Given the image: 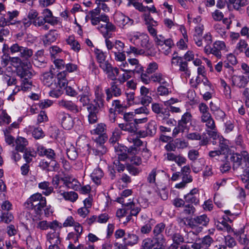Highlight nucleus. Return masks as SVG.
Masks as SVG:
<instances>
[{
	"label": "nucleus",
	"mask_w": 249,
	"mask_h": 249,
	"mask_svg": "<svg viewBox=\"0 0 249 249\" xmlns=\"http://www.w3.org/2000/svg\"><path fill=\"white\" fill-rule=\"evenodd\" d=\"M105 38L106 46L110 56H114V60L124 59L125 52L124 51L125 44L120 40L112 42L109 39L110 37H104Z\"/></svg>",
	"instance_id": "f257e3e1"
},
{
	"label": "nucleus",
	"mask_w": 249,
	"mask_h": 249,
	"mask_svg": "<svg viewBox=\"0 0 249 249\" xmlns=\"http://www.w3.org/2000/svg\"><path fill=\"white\" fill-rule=\"evenodd\" d=\"M46 205V198L39 193L32 195L25 203L26 208L34 210L37 214L41 213L42 208Z\"/></svg>",
	"instance_id": "f03ea898"
},
{
	"label": "nucleus",
	"mask_w": 249,
	"mask_h": 249,
	"mask_svg": "<svg viewBox=\"0 0 249 249\" xmlns=\"http://www.w3.org/2000/svg\"><path fill=\"white\" fill-rule=\"evenodd\" d=\"M130 42L136 46L147 49L149 46V37L145 33L136 31H131L126 35Z\"/></svg>",
	"instance_id": "7ed1b4c3"
},
{
	"label": "nucleus",
	"mask_w": 249,
	"mask_h": 249,
	"mask_svg": "<svg viewBox=\"0 0 249 249\" xmlns=\"http://www.w3.org/2000/svg\"><path fill=\"white\" fill-rule=\"evenodd\" d=\"M17 75L20 79L21 84L19 86L20 90L23 91H28L31 90L33 85L30 80L33 76L32 70L30 69H20L17 71Z\"/></svg>",
	"instance_id": "20e7f679"
},
{
	"label": "nucleus",
	"mask_w": 249,
	"mask_h": 249,
	"mask_svg": "<svg viewBox=\"0 0 249 249\" xmlns=\"http://www.w3.org/2000/svg\"><path fill=\"white\" fill-rule=\"evenodd\" d=\"M216 227L219 231H226L229 233H233L239 242L241 244L245 245L248 242L246 234L244 232V229L242 228L238 231H234L229 224L224 221L217 225Z\"/></svg>",
	"instance_id": "39448f33"
},
{
	"label": "nucleus",
	"mask_w": 249,
	"mask_h": 249,
	"mask_svg": "<svg viewBox=\"0 0 249 249\" xmlns=\"http://www.w3.org/2000/svg\"><path fill=\"white\" fill-rule=\"evenodd\" d=\"M100 21H102L105 22V24H100L98 27V30L102 34L104 37H111V34L110 32H115L116 28L114 25L109 22V17L105 14H102L99 16Z\"/></svg>",
	"instance_id": "423d86ee"
},
{
	"label": "nucleus",
	"mask_w": 249,
	"mask_h": 249,
	"mask_svg": "<svg viewBox=\"0 0 249 249\" xmlns=\"http://www.w3.org/2000/svg\"><path fill=\"white\" fill-rule=\"evenodd\" d=\"M209 219L205 214H202L193 218L189 219L188 225L192 229L198 233L200 232L203 226H206L209 223Z\"/></svg>",
	"instance_id": "0eeeda50"
},
{
	"label": "nucleus",
	"mask_w": 249,
	"mask_h": 249,
	"mask_svg": "<svg viewBox=\"0 0 249 249\" xmlns=\"http://www.w3.org/2000/svg\"><path fill=\"white\" fill-rule=\"evenodd\" d=\"M201 121L205 124L206 127V131L208 135L213 139H215L217 136V132L211 114L210 113L206 115H201Z\"/></svg>",
	"instance_id": "6e6552de"
},
{
	"label": "nucleus",
	"mask_w": 249,
	"mask_h": 249,
	"mask_svg": "<svg viewBox=\"0 0 249 249\" xmlns=\"http://www.w3.org/2000/svg\"><path fill=\"white\" fill-rule=\"evenodd\" d=\"M9 50L11 54H13L18 53L21 57L26 60L28 59L33 54L32 49L20 46L17 43L12 44L10 46Z\"/></svg>",
	"instance_id": "1a4fd4ad"
},
{
	"label": "nucleus",
	"mask_w": 249,
	"mask_h": 249,
	"mask_svg": "<svg viewBox=\"0 0 249 249\" xmlns=\"http://www.w3.org/2000/svg\"><path fill=\"white\" fill-rule=\"evenodd\" d=\"M46 245L48 249H57L58 245L60 243V233L56 231H50L46 234Z\"/></svg>",
	"instance_id": "9d476101"
},
{
	"label": "nucleus",
	"mask_w": 249,
	"mask_h": 249,
	"mask_svg": "<svg viewBox=\"0 0 249 249\" xmlns=\"http://www.w3.org/2000/svg\"><path fill=\"white\" fill-rule=\"evenodd\" d=\"M115 23L120 28H124L126 26H130L134 23V20L124 15L119 11H117L114 15Z\"/></svg>",
	"instance_id": "9b49d317"
},
{
	"label": "nucleus",
	"mask_w": 249,
	"mask_h": 249,
	"mask_svg": "<svg viewBox=\"0 0 249 249\" xmlns=\"http://www.w3.org/2000/svg\"><path fill=\"white\" fill-rule=\"evenodd\" d=\"M36 228L40 230H47L49 228L53 231H57L62 228V223L55 220L51 222L46 220L40 221L36 222Z\"/></svg>",
	"instance_id": "f8f14e48"
},
{
	"label": "nucleus",
	"mask_w": 249,
	"mask_h": 249,
	"mask_svg": "<svg viewBox=\"0 0 249 249\" xmlns=\"http://www.w3.org/2000/svg\"><path fill=\"white\" fill-rule=\"evenodd\" d=\"M55 193L59 199H64L66 201H69L71 202L76 201L78 197V194L73 191L66 192L58 189L56 190Z\"/></svg>",
	"instance_id": "ddd939ff"
},
{
	"label": "nucleus",
	"mask_w": 249,
	"mask_h": 249,
	"mask_svg": "<svg viewBox=\"0 0 249 249\" xmlns=\"http://www.w3.org/2000/svg\"><path fill=\"white\" fill-rule=\"evenodd\" d=\"M58 118L62 126L65 129H71L74 125V121L72 117L68 113L65 112L60 113Z\"/></svg>",
	"instance_id": "4468645a"
},
{
	"label": "nucleus",
	"mask_w": 249,
	"mask_h": 249,
	"mask_svg": "<svg viewBox=\"0 0 249 249\" xmlns=\"http://www.w3.org/2000/svg\"><path fill=\"white\" fill-rule=\"evenodd\" d=\"M184 199L186 202L197 205L199 202V193L197 188L192 189L189 193L184 195Z\"/></svg>",
	"instance_id": "2eb2a0df"
},
{
	"label": "nucleus",
	"mask_w": 249,
	"mask_h": 249,
	"mask_svg": "<svg viewBox=\"0 0 249 249\" xmlns=\"http://www.w3.org/2000/svg\"><path fill=\"white\" fill-rule=\"evenodd\" d=\"M231 85L239 88H244L248 83L247 79L243 75L232 74L229 78Z\"/></svg>",
	"instance_id": "dca6fc26"
},
{
	"label": "nucleus",
	"mask_w": 249,
	"mask_h": 249,
	"mask_svg": "<svg viewBox=\"0 0 249 249\" xmlns=\"http://www.w3.org/2000/svg\"><path fill=\"white\" fill-rule=\"evenodd\" d=\"M106 139L107 138L104 136H98L96 138V148L93 149V153L95 155L100 156L106 153L107 149L103 145Z\"/></svg>",
	"instance_id": "f3484780"
},
{
	"label": "nucleus",
	"mask_w": 249,
	"mask_h": 249,
	"mask_svg": "<svg viewBox=\"0 0 249 249\" xmlns=\"http://www.w3.org/2000/svg\"><path fill=\"white\" fill-rule=\"evenodd\" d=\"M24 131L28 135L32 134V136L36 140L42 139L45 136L44 132L39 127L29 125L24 128Z\"/></svg>",
	"instance_id": "a211bd4d"
},
{
	"label": "nucleus",
	"mask_w": 249,
	"mask_h": 249,
	"mask_svg": "<svg viewBox=\"0 0 249 249\" xmlns=\"http://www.w3.org/2000/svg\"><path fill=\"white\" fill-rule=\"evenodd\" d=\"M42 14L43 18L48 23L54 26L59 23V18L53 16L52 12L49 9H44L42 12Z\"/></svg>",
	"instance_id": "6ab92c4d"
},
{
	"label": "nucleus",
	"mask_w": 249,
	"mask_h": 249,
	"mask_svg": "<svg viewBox=\"0 0 249 249\" xmlns=\"http://www.w3.org/2000/svg\"><path fill=\"white\" fill-rule=\"evenodd\" d=\"M58 104L59 107L73 113H77L80 111L78 106L71 101L62 99L58 101Z\"/></svg>",
	"instance_id": "aec40b11"
},
{
	"label": "nucleus",
	"mask_w": 249,
	"mask_h": 249,
	"mask_svg": "<svg viewBox=\"0 0 249 249\" xmlns=\"http://www.w3.org/2000/svg\"><path fill=\"white\" fill-rule=\"evenodd\" d=\"M141 103L143 106H148L152 102V98L149 94V89L144 86H142L140 89Z\"/></svg>",
	"instance_id": "412c9836"
},
{
	"label": "nucleus",
	"mask_w": 249,
	"mask_h": 249,
	"mask_svg": "<svg viewBox=\"0 0 249 249\" xmlns=\"http://www.w3.org/2000/svg\"><path fill=\"white\" fill-rule=\"evenodd\" d=\"M178 29L182 35V38L177 43V45L179 49L185 50L187 48V43L188 41L186 29L183 25H179Z\"/></svg>",
	"instance_id": "4be33fe9"
},
{
	"label": "nucleus",
	"mask_w": 249,
	"mask_h": 249,
	"mask_svg": "<svg viewBox=\"0 0 249 249\" xmlns=\"http://www.w3.org/2000/svg\"><path fill=\"white\" fill-rule=\"evenodd\" d=\"M7 18L4 17L2 18L0 21L1 24L2 26L15 24L16 22H12V21L15 18H17L18 16L19 12L16 10L12 11H8L7 12Z\"/></svg>",
	"instance_id": "5701e85b"
},
{
	"label": "nucleus",
	"mask_w": 249,
	"mask_h": 249,
	"mask_svg": "<svg viewBox=\"0 0 249 249\" xmlns=\"http://www.w3.org/2000/svg\"><path fill=\"white\" fill-rule=\"evenodd\" d=\"M106 93L107 100L109 101L112 98L113 95L116 97L120 96L121 94V90L115 82H112L111 83L110 88L106 89Z\"/></svg>",
	"instance_id": "b1692460"
},
{
	"label": "nucleus",
	"mask_w": 249,
	"mask_h": 249,
	"mask_svg": "<svg viewBox=\"0 0 249 249\" xmlns=\"http://www.w3.org/2000/svg\"><path fill=\"white\" fill-rule=\"evenodd\" d=\"M128 62L129 71L134 74L135 73H141L143 71V67L139 63V61L136 58H129Z\"/></svg>",
	"instance_id": "393cba45"
},
{
	"label": "nucleus",
	"mask_w": 249,
	"mask_h": 249,
	"mask_svg": "<svg viewBox=\"0 0 249 249\" xmlns=\"http://www.w3.org/2000/svg\"><path fill=\"white\" fill-rule=\"evenodd\" d=\"M66 42L70 47L71 50L74 52L78 53L81 50V45L79 41L76 39L75 37L73 36H69L66 39Z\"/></svg>",
	"instance_id": "a878e982"
},
{
	"label": "nucleus",
	"mask_w": 249,
	"mask_h": 249,
	"mask_svg": "<svg viewBox=\"0 0 249 249\" xmlns=\"http://www.w3.org/2000/svg\"><path fill=\"white\" fill-rule=\"evenodd\" d=\"M213 47L214 49V51L213 52V55L218 58H220L221 56V51L226 52L228 51L225 43L223 41H215L213 44Z\"/></svg>",
	"instance_id": "bb28decb"
},
{
	"label": "nucleus",
	"mask_w": 249,
	"mask_h": 249,
	"mask_svg": "<svg viewBox=\"0 0 249 249\" xmlns=\"http://www.w3.org/2000/svg\"><path fill=\"white\" fill-rule=\"evenodd\" d=\"M98 108L97 106L90 104L88 107L87 109L89 114L88 115L89 122L90 124H94L97 120L96 113L98 112Z\"/></svg>",
	"instance_id": "cd10ccee"
},
{
	"label": "nucleus",
	"mask_w": 249,
	"mask_h": 249,
	"mask_svg": "<svg viewBox=\"0 0 249 249\" xmlns=\"http://www.w3.org/2000/svg\"><path fill=\"white\" fill-rule=\"evenodd\" d=\"M214 140H218L219 142L220 154L225 155L228 153L229 150V141L224 139L222 136L217 134V136Z\"/></svg>",
	"instance_id": "c85d7f7f"
},
{
	"label": "nucleus",
	"mask_w": 249,
	"mask_h": 249,
	"mask_svg": "<svg viewBox=\"0 0 249 249\" xmlns=\"http://www.w3.org/2000/svg\"><path fill=\"white\" fill-rule=\"evenodd\" d=\"M114 150L119 160H124L126 159L127 158V149L126 147L119 144V143H117V145L114 146Z\"/></svg>",
	"instance_id": "c756f323"
},
{
	"label": "nucleus",
	"mask_w": 249,
	"mask_h": 249,
	"mask_svg": "<svg viewBox=\"0 0 249 249\" xmlns=\"http://www.w3.org/2000/svg\"><path fill=\"white\" fill-rule=\"evenodd\" d=\"M227 4L229 8H232L235 10L239 11L241 7L248 4V0H228Z\"/></svg>",
	"instance_id": "7c9ffc66"
},
{
	"label": "nucleus",
	"mask_w": 249,
	"mask_h": 249,
	"mask_svg": "<svg viewBox=\"0 0 249 249\" xmlns=\"http://www.w3.org/2000/svg\"><path fill=\"white\" fill-rule=\"evenodd\" d=\"M58 35L56 30H50L43 36L42 40L45 45H49L54 42L57 38Z\"/></svg>",
	"instance_id": "2f4dec72"
},
{
	"label": "nucleus",
	"mask_w": 249,
	"mask_h": 249,
	"mask_svg": "<svg viewBox=\"0 0 249 249\" xmlns=\"http://www.w3.org/2000/svg\"><path fill=\"white\" fill-rule=\"evenodd\" d=\"M94 94L95 98L94 100L95 102V106L101 107L103 106L104 94L102 89L99 86H96L94 89Z\"/></svg>",
	"instance_id": "473e14b6"
},
{
	"label": "nucleus",
	"mask_w": 249,
	"mask_h": 249,
	"mask_svg": "<svg viewBox=\"0 0 249 249\" xmlns=\"http://www.w3.org/2000/svg\"><path fill=\"white\" fill-rule=\"evenodd\" d=\"M15 143L16 150L20 152H23L28 144L27 140L22 137H18L15 140Z\"/></svg>",
	"instance_id": "72a5a7b5"
},
{
	"label": "nucleus",
	"mask_w": 249,
	"mask_h": 249,
	"mask_svg": "<svg viewBox=\"0 0 249 249\" xmlns=\"http://www.w3.org/2000/svg\"><path fill=\"white\" fill-rule=\"evenodd\" d=\"M38 188L42 190V193L46 196L50 195L53 192V188L50 186L48 181H44L38 183Z\"/></svg>",
	"instance_id": "f704fd0d"
},
{
	"label": "nucleus",
	"mask_w": 249,
	"mask_h": 249,
	"mask_svg": "<svg viewBox=\"0 0 249 249\" xmlns=\"http://www.w3.org/2000/svg\"><path fill=\"white\" fill-rule=\"evenodd\" d=\"M103 172L99 168H96L94 169L90 175L92 180L97 185L101 184V179L103 177Z\"/></svg>",
	"instance_id": "c9c22d12"
},
{
	"label": "nucleus",
	"mask_w": 249,
	"mask_h": 249,
	"mask_svg": "<svg viewBox=\"0 0 249 249\" xmlns=\"http://www.w3.org/2000/svg\"><path fill=\"white\" fill-rule=\"evenodd\" d=\"M153 239V249H163L166 246L165 239L162 235L155 236Z\"/></svg>",
	"instance_id": "e433bc0d"
},
{
	"label": "nucleus",
	"mask_w": 249,
	"mask_h": 249,
	"mask_svg": "<svg viewBox=\"0 0 249 249\" xmlns=\"http://www.w3.org/2000/svg\"><path fill=\"white\" fill-rule=\"evenodd\" d=\"M178 67V71L180 72L181 77L187 80V79L190 77L191 74V71L188 68L187 62L183 61Z\"/></svg>",
	"instance_id": "4c0bfd02"
},
{
	"label": "nucleus",
	"mask_w": 249,
	"mask_h": 249,
	"mask_svg": "<svg viewBox=\"0 0 249 249\" xmlns=\"http://www.w3.org/2000/svg\"><path fill=\"white\" fill-rule=\"evenodd\" d=\"M128 141L130 142H133V145L131 146L130 152L133 153H137L138 152V147L142 144V142L139 139L134 138L132 135L129 136L127 138Z\"/></svg>",
	"instance_id": "58836bf2"
},
{
	"label": "nucleus",
	"mask_w": 249,
	"mask_h": 249,
	"mask_svg": "<svg viewBox=\"0 0 249 249\" xmlns=\"http://www.w3.org/2000/svg\"><path fill=\"white\" fill-rule=\"evenodd\" d=\"M124 205L128 209L130 210L131 215L136 216L141 211L140 205L138 204H135L133 201L127 202Z\"/></svg>",
	"instance_id": "ea45409f"
},
{
	"label": "nucleus",
	"mask_w": 249,
	"mask_h": 249,
	"mask_svg": "<svg viewBox=\"0 0 249 249\" xmlns=\"http://www.w3.org/2000/svg\"><path fill=\"white\" fill-rule=\"evenodd\" d=\"M66 75L67 71H65L58 73L57 75V84L61 89L65 88V86L68 84Z\"/></svg>",
	"instance_id": "a19ab883"
},
{
	"label": "nucleus",
	"mask_w": 249,
	"mask_h": 249,
	"mask_svg": "<svg viewBox=\"0 0 249 249\" xmlns=\"http://www.w3.org/2000/svg\"><path fill=\"white\" fill-rule=\"evenodd\" d=\"M152 110L153 112L158 114H163L164 118H168L169 116V111H163L162 105H160L158 103H154L152 105Z\"/></svg>",
	"instance_id": "79ce46f5"
},
{
	"label": "nucleus",
	"mask_w": 249,
	"mask_h": 249,
	"mask_svg": "<svg viewBox=\"0 0 249 249\" xmlns=\"http://www.w3.org/2000/svg\"><path fill=\"white\" fill-rule=\"evenodd\" d=\"M138 240L139 237L137 235L131 233H128L124 239L125 244L128 246H133L136 244Z\"/></svg>",
	"instance_id": "37998d69"
},
{
	"label": "nucleus",
	"mask_w": 249,
	"mask_h": 249,
	"mask_svg": "<svg viewBox=\"0 0 249 249\" xmlns=\"http://www.w3.org/2000/svg\"><path fill=\"white\" fill-rule=\"evenodd\" d=\"M219 83L223 88V92L225 97L227 99H230L231 98V89L230 86L222 78L219 79Z\"/></svg>",
	"instance_id": "c03bdc74"
},
{
	"label": "nucleus",
	"mask_w": 249,
	"mask_h": 249,
	"mask_svg": "<svg viewBox=\"0 0 249 249\" xmlns=\"http://www.w3.org/2000/svg\"><path fill=\"white\" fill-rule=\"evenodd\" d=\"M118 126L121 130L130 133H134L136 131V126L131 123L119 124Z\"/></svg>",
	"instance_id": "a18cd8bd"
},
{
	"label": "nucleus",
	"mask_w": 249,
	"mask_h": 249,
	"mask_svg": "<svg viewBox=\"0 0 249 249\" xmlns=\"http://www.w3.org/2000/svg\"><path fill=\"white\" fill-rule=\"evenodd\" d=\"M146 130L149 136H153L156 134L157 130V123L154 120H151L145 126Z\"/></svg>",
	"instance_id": "49530a36"
},
{
	"label": "nucleus",
	"mask_w": 249,
	"mask_h": 249,
	"mask_svg": "<svg viewBox=\"0 0 249 249\" xmlns=\"http://www.w3.org/2000/svg\"><path fill=\"white\" fill-rule=\"evenodd\" d=\"M46 21L42 17H38L35 20L33 21V24L36 27H41L43 29L47 30L49 29L48 25L45 24Z\"/></svg>",
	"instance_id": "de8ad7c7"
},
{
	"label": "nucleus",
	"mask_w": 249,
	"mask_h": 249,
	"mask_svg": "<svg viewBox=\"0 0 249 249\" xmlns=\"http://www.w3.org/2000/svg\"><path fill=\"white\" fill-rule=\"evenodd\" d=\"M24 151L23 158L27 162L29 163L32 160L33 158L36 156V152L31 148L25 149Z\"/></svg>",
	"instance_id": "09e8293b"
},
{
	"label": "nucleus",
	"mask_w": 249,
	"mask_h": 249,
	"mask_svg": "<svg viewBox=\"0 0 249 249\" xmlns=\"http://www.w3.org/2000/svg\"><path fill=\"white\" fill-rule=\"evenodd\" d=\"M42 81L44 85L50 87L53 83V75L51 72L44 73L42 77Z\"/></svg>",
	"instance_id": "8fccbe9b"
},
{
	"label": "nucleus",
	"mask_w": 249,
	"mask_h": 249,
	"mask_svg": "<svg viewBox=\"0 0 249 249\" xmlns=\"http://www.w3.org/2000/svg\"><path fill=\"white\" fill-rule=\"evenodd\" d=\"M151 81L154 82H158L159 84L166 86L167 82L165 77L161 73H157L151 76Z\"/></svg>",
	"instance_id": "3c124183"
},
{
	"label": "nucleus",
	"mask_w": 249,
	"mask_h": 249,
	"mask_svg": "<svg viewBox=\"0 0 249 249\" xmlns=\"http://www.w3.org/2000/svg\"><path fill=\"white\" fill-rule=\"evenodd\" d=\"M123 73L118 75L117 80L120 83H124L128 79L132 77V75L134 74L131 71H122Z\"/></svg>",
	"instance_id": "603ef678"
},
{
	"label": "nucleus",
	"mask_w": 249,
	"mask_h": 249,
	"mask_svg": "<svg viewBox=\"0 0 249 249\" xmlns=\"http://www.w3.org/2000/svg\"><path fill=\"white\" fill-rule=\"evenodd\" d=\"M106 128V125L101 123L97 124L94 129L90 131V132L92 134L97 135L98 136H103L102 134L104 133Z\"/></svg>",
	"instance_id": "864d4df0"
},
{
	"label": "nucleus",
	"mask_w": 249,
	"mask_h": 249,
	"mask_svg": "<svg viewBox=\"0 0 249 249\" xmlns=\"http://www.w3.org/2000/svg\"><path fill=\"white\" fill-rule=\"evenodd\" d=\"M119 73V68L117 67H112L111 70H109L106 73L107 78L112 80H116L117 79V76H118Z\"/></svg>",
	"instance_id": "5fc2aeb1"
},
{
	"label": "nucleus",
	"mask_w": 249,
	"mask_h": 249,
	"mask_svg": "<svg viewBox=\"0 0 249 249\" xmlns=\"http://www.w3.org/2000/svg\"><path fill=\"white\" fill-rule=\"evenodd\" d=\"M121 134L122 132L120 129L119 128H115L111 137L109 140V142L113 144H115L120 138Z\"/></svg>",
	"instance_id": "6e6d98bb"
},
{
	"label": "nucleus",
	"mask_w": 249,
	"mask_h": 249,
	"mask_svg": "<svg viewBox=\"0 0 249 249\" xmlns=\"http://www.w3.org/2000/svg\"><path fill=\"white\" fill-rule=\"evenodd\" d=\"M142 18L146 25L158 26V22L155 20L149 13H144L142 15Z\"/></svg>",
	"instance_id": "4d7b16f0"
},
{
	"label": "nucleus",
	"mask_w": 249,
	"mask_h": 249,
	"mask_svg": "<svg viewBox=\"0 0 249 249\" xmlns=\"http://www.w3.org/2000/svg\"><path fill=\"white\" fill-rule=\"evenodd\" d=\"M94 52L97 61L99 64L106 61L107 55L102 50L95 48Z\"/></svg>",
	"instance_id": "13d9d810"
},
{
	"label": "nucleus",
	"mask_w": 249,
	"mask_h": 249,
	"mask_svg": "<svg viewBox=\"0 0 249 249\" xmlns=\"http://www.w3.org/2000/svg\"><path fill=\"white\" fill-rule=\"evenodd\" d=\"M192 119V115L189 112H186L184 113L181 119L179 121L178 124L180 125H182L185 128H186V125L191 122Z\"/></svg>",
	"instance_id": "bf43d9fd"
},
{
	"label": "nucleus",
	"mask_w": 249,
	"mask_h": 249,
	"mask_svg": "<svg viewBox=\"0 0 249 249\" xmlns=\"http://www.w3.org/2000/svg\"><path fill=\"white\" fill-rule=\"evenodd\" d=\"M10 64L14 67L16 68V71L20 69H24L23 67H20L22 64V61L21 59L18 57H10ZM24 69H26L24 68Z\"/></svg>",
	"instance_id": "052dcab7"
},
{
	"label": "nucleus",
	"mask_w": 249,
	"mask_h": 249,
	"mask_svg": "<svg viewBox=\"0 0 249 249\" xmlns=\"http://www.w3.org/2000/svg\"><path fill=\"white\" fill-rule=\"evenodd\" d=\"M214 29L223 38H226L227 36V30L225 27L220 24H216L214 25Z\"/></svg>",
	"instance_id": "680f3d73"
},
{
	"label": "nucleus",
	"mask_w": 249,
	"mask_h": 249,
	"mask_svg": "<svg viewBox=\"0 0 249 249\" xmlns=\"http://www.w3.org/2000/svg\"><path fill=\"white\" fill-rule=\"evenodd\" d=\"M11 122V117L5 110H1L0 113V125L3 124H8Z\"/></svg>",
	"instance_id": "e2e57ef3"
},
{
	"label": "nucleus",
	"mask_w": 249,
	"mask_h": 249,
	"mask_svg": "<svg viewBox=\"0 0 249 249\" xmlns=\"http://www.w3.org/2000/svg\"><path fill=\"white\" fill-rule=\"evenodd\" d=\"M116 62H119L120 63L118 64V68L119 71H126L129 70V64L128 60L126 61V55H124V59L121 60H115Z\"/></svg>",
	"instance_id": "0e129e2a"
},
{
	"label": "nucleus",
	"mask_w": 249,
	"mask_h": 249,
	"mask_svg": "<svg viewBox=\"0 0 249 249\" xmlns=\"http://www.w3.org/2000/svg\"><path fill=\"white\" fill-rule=\"evenodd\" d=\"M199 241L200 242L204 249H207L210 246L213 242V239L210 236L206 235L201 239H199Z\"/></svg>",
	"instance_id": "69168bd1"
},
{
	"label": "nucleus",
	"mask_w": 249,
	"mask_h": 249,
	"mask_svg": "<svg viewBox=\"0 0 249 249\" xmlns=\"http://www.w3.org/2000/svg\"><path fill=\"white\" fill-rule=\"evenodd\" d=\"M154 223V220L150 219L148 223L146 224L141 228V232L144 234L148 233L151 231L152 229V226Z\"/></svg>",
	"instance_id": "338daca9"
},
{
	"label": "nucleus",
	"mask_w": 249,
	"mask_h": 249,
	"mask_svg": "<svg viewBox=\"0 0 249 249\" xmlns=\"http://www.w3.org/2000/svg\"><path fill=\"white\" fill-rule=\"evenodd\" d=\"M165 229V225L160 223L157 224L154 229L153 233L155 236H159L161 235L160 234Z\"/></svg>",
	"instance_id": "774afa93"
}]
</instances>
